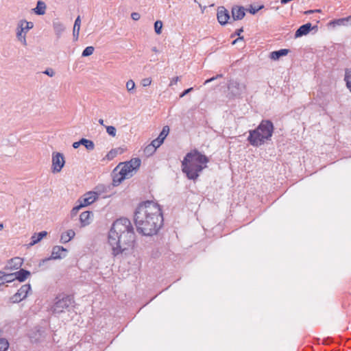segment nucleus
Listing matches in <instances>:
<instances>
[{
    "instance_id": "f257e3e1",
    "label": "nucleus",
    "mask_w": 351,
    "mask_h": 351,
    "mask_svg": "<svg viewBox=\"0 0 351 351\" xmlns=\"http://www.w3.org/2000/svg\"><path fill=\"white\" fill-rule=\"evenodd\" d=\"M134 219L137 231L145 236L156 234L163 225L160 206L151 201L138 205L135 210Z\"/></svg>"
},
{
    "instance_id": "f03ea898",
    "label": "nucleus",
    "mask_w": 351,
    "mask_h": 351,
    "mask_svg": "<svg viewBox=\"0 0 351 351\" xmlns=\"http://www.w3.org/2000/svg\"><path fill=\"white\" fill-rule=\"evenodd\" d=\"M135 239L134 228L127 218L117 219L108 233V243L114 256L122 254L131 247Z\"/></svg>"
},
{
    "instance_id": "7ed1b4c3",
    "label": "nucleus",
    "mask_w": 351,
    "mask_h": 351,
    "mask_svg": "<svg viewBox=\"0 0 351 351\" xmlns=\"http://www.w3.org/2000/svg\"><path fill=\"white\" fill-rule=\"evenodd\" d=\"M208 158L195 149L187 153L182 161V170L189 180H195L199 173L206 167Z\"/></svg>"
},
{
    "instance_id": "20e7f679",
    "label": "nucleus",
    "mask_w": 351,
    "mask_h": 351,
    "mask_svg": "<svg viewBox=\"0 0 351 351\" xmlns=\"http://www.w3.org/2000/svg\"><path fill=\"white\" fill-rule=\"evenodd\" d=\"M274 130V124L270 120H262L256 129L249 130L247 140L251 145L260 147L271 140Z\"/></svg>"
},
{
    "instance_id": "39448f33",
    "label": "nucleus",
    "mask_w": 351,
    "mask_h": 351,
    "mask_svg": "<svg viewBox=\"0 0 351 351\" xmlns=\"http://www.w3.org/2000/svg\"><path fill=\"white\" fill-rule=\"evenodd\" d=\"M140 165L141 160L137 158H132L130 161L119 164L117 167H121L119 174L115 175L113 178L114 185H118L123 180L132 177L133 176V172L135 171Z\"/></svg>"
},
{
    "instance_id": "423d86ee",
    "label": "nucleus",
    "mask_w": 351,
    "mask_h": 351,
    "mask_svg": "<svg viewBox=\"0 0 351 351\" xmlns=\"http://www.w3.org/2000/svg\"><path fill=\"white\" fill-rule=\"evenodd\" d=\"M73 303V296L61 293L56 297L50 310L53 314H60L68 310Z\"/></svg>"
},
{
    "instance_id": "0eeeda50",
    "label": "nucleus",
    "mask_w": 351,
    "mask_h": 351,
    "mask_svg": "<svg viewBox=\"0 0 351 351\" xmlns=\"http://www.w3.org/2000/svg\"><path fill=\"white\" fill-rule=\"evenodd\" d=\"M51 162V172L53 173L60 172L65 164L64 155L60 152H53Z\"/></svg>"
},
{
    "instance_id": "6e6552de",
    "label": "nucleus",
    "mask_w": 351,
    "mask_h": 351,
    "mask_svg": "<svg viewBox=\"0 0 351 351\" xmlns=\"http://www.w3.org/2000/svg\"><path fill=\"white\" fill-rule=\"evenodd\" d=\"M31 289L32 288L29 284L22 285L21 288L17 291V292L10 298V302L12 303L20 302L23 299L27 298V294L31 291Z\"/></svg>"
},
{
    "instance_id": "1a4fd4ad",
    "label": "nucleus",
    "mask_w": 351,
    "mask_h": 351,
    "mask_svg": "<svg viewBox=\"0 0 351 351\" xmlns=\"http://www.w3.org/2000/svg\"><path fill=\"white\" fill-rule=\"evenodd\" d=\"M99 197V193L95 191H88L79 199L80 206H86L95 202Z\"/></svg>"
},
{
    "instance_id": "9d476101",
    "label": "nucleus",
    "mask_w": 351,
    "mask_h": 351,
    "mask_svg": "<svg viewBox=\"0 0 351 351\" xmlns=\"http://www.w3.org/2000/svg\"><path fill=\"white\" fill-rule=\"evenodd\" d=\"M67 252L66 249L63 247L62 246L56 245L54 246L52 249L51 255L49 258L43 259V262L51 260V259H60L66 256V252Z\"/></svg>"
},
{
    "instance_id": "9b49d317",
    "label": "nucleus",
    "mask_w": 351,
    "mask_h": 351,
    "mask_svg": "<svg viewBox=\"0 0 351 351\" xmlns=\"http://www.w3.org/2000/svg\"><path fill=\"white\" fill-rule=\"evenodd\" d=\"M23 263V258L20 257H14L11 258L4 267L5 271H14L21 268Z\"/></svg>"
},
{
    "instance_id": "f8f14e48",
    "label": "nucleus",
    "mask_w": 351,
    "mask_h": 351,
    "mask_svg": "<svg viewBox=\"0 0 351 351\" xmlns=\"http://www.w3.org/2000/svg\"><path fill=\"white\" fill-rule=\"evenodd\" d=\"M317 30V25H311V23H304L303 25L300 26L299 29L295 32V37L298 38L302 36L306 35L311 31H314L316 32Z\"/></svg>"
},
{
    "instance_id": "ddd939ff",
    "label": "nucleus",
    "mask_w": 351,
    "mask_h": 351,
    "mask_svg": "<svg viewBox=\"0 0 351 351\" xmlns=\"http://www.w3.org/2000/svg\"><path fill=\"white\" fill-rule=\"evenodd\" d=\"M231 13L234 21H241L245 15V8L240 5H233L231 9Z\"/></svg>"
},
{
    "instance_id": "4468645a",
    "label": "nucleus",
    "mask_w": 351,
    "mask_h": 351,
    "mask_svg": "<svg viewBox=\"0 0 351 351\" xmlns=\"http://www.w3.org/2000/svg\"><path fill=\"white\" fill-rule=\"evenodd\" d=\"M217 18L218 22H228L230 19L229 12L223 6H220L217 9Z\"/></svg>"
},
{
    "instance_id": "2eb2a0df",
    "label": "nucleus",
    "mask_w": 351,
    "mask_h": 351,
    "mask_svg": "<svg viewBox=\"0 0 351 351\" xmlns=\"http://www.w3.org/2000/svg\"><path fill=\"white\" fill-rule=\"evenodd\" d=\"M15 279L19 282H24L28 277L31 276V273L24 269H20L19 271L14 272Z\"/></svg>"
},
{
    "instance_id": "dca6fc26",
    "label": "nucleus",
    "mask_w": 351,
    "mask_h": 351,
    "mask_svg": "<svg viewBox=\"0 0 351 351\" xmlns=\"http://www.w3.org/2000/svg\"><path fill=\"white\" fill-rule=\"evenodd\" d=\"M47 9L46 3L43 1H38L36 8L32 10L37 15L45 14Z\"/></svg>"
},
{
    "instance_id": "f3484780",
    "label": "nucleus",
    "mask_w": 351,
    "mask_h": 351,
    "mask_svg": "<svg viewBox=\"0 0 351 351\" xmlns=\"http://www.w3.org/2000/svg\"><path fill=\"white\" fill-rule=\"evenodd\" d=\"M289 52V49H282L278 51H274L270 53L269 58L271 60H277L280 57L287 56Z\"/></svg>"
},
{
    "instance_id": "a211bd4d",
    "label": "nucleus",
    "mask_w": 351,
    "mask_h": 351,
    "mask_svg": "<svg viewBox=\"0 0 351 351\" xmlns=\"http://www.w3.org/2000/svg\"><path fill=\"white\" fill-rule=\"evenodd\" d=\"M75 233L73 230H69L62 233L60 241L62 243H68L75 237Z\"/></svg>"
},
{
    "instance_id": "6ab92c4d",
    "label": "nucleus",
    "mask_w": 351,
    "mask_h": 351,
    "mask_svg": "<svg viewBox=\"0 0 351 351\" xmlns=\"http://www.w3.org/2000/svg\"><path fill=\"white\" fill-rule=\"evenodd\" d=\"M93 213L90 211H85L80 214V221L82 226H86L90 223V216Z\"/></svg>"
},
{
    "instance_id": "aec40b11",
    "label": "nucleus",
    "mask_w": 351,
    "mask_h": 351,
    "mask_svg": "<svg viewBox=\"0 0 351 351\" xmlns=\"http://www.w3.org/2000/svg\"><path fill=\"white\" fill-rule=\"evenodd\" d=\"M47 234V232L46 231H42L38 233L34 234L31 237V245H34L36 243H38L40 241H41L45 237H46Z\"/></svg>"
},
{
    "instance_id": "412c9836",
    "label": "nucleus",
    "mask_w": 351,
    "mask_h": 351,
    "mask_svg": "<svg viewBox=\"0 0 351 351\" xmlns=\"http://www.w3.org/2000/svg\"><path fill=\"white\" fill-rule=\"evenodd\" d=\"M123 149L121 147H117L115 149H112L106 155V158L108 160H112L114 158H115L118 154H121L123 153Z\"/></svg>"
},
{
    "instance_id": "4be33fe9",
    "label": "nucleus",
    "mask_w": 351,
    "mask_h": 351,
    "mask_svg": "<svg viewBox=\"0 0 351 351\" xmlns=\"http://www.w3.org/2000/svg\"><path fill=\"white\" fill-rule=\"evenodd\" d=\"M235 88L237 89V94H241L245 90V85L243 84H240L238 82H232L230 83L229 88Z\"/></svg>"
},
{
    "instance_id": "5701e85b",
    "label": "nucleus",
    "mask_w": 351,
    "mask_h": 351,
    "mask_svg": "<svg viewBox=\"0 0 351 351\" xmlns=\"http://www.w3.org/2000/svg\"><path fill=\"white\" fill-rule=\"evenodd\" d=\"M15 279V274L14 273H6L4 271V276L3 278L2 282H0L1 284V286L3 285L5 283H9L13 282Z\"/></svg>"
},
{
    "instance_id": "b1692460",
    "label": "nucleus",
    "mask_w": 351,
    "mask_h": 351,
    "mask_svg": "<svg viewBox=\"0 0 351 351\" xmlns=\"http://www.w3.org/2000/svg\"><path fill=\"white\" fill-rule=\"evenodd\" d=\"M16 36L18 40L24 45H27L26 34L24 33L23 29L17 28Z\"/></svg>"
},
{
    "instance_id": "393cba45",
    "label": "nucleus",
    "mask_w": 351,
    "mask_h": 351,
    "mask_svg": "<svg viewBox=\"0 0 351 351\" xmlns=\"http://www.w3.org/2000/svg\"><path fill=\"white\" fill-rule=\"evenodd\" d=\"M80 143L84 145L88 151H92L95 148V144L93 141L82 138L80 139Z\"/></svg>"
},
{
    "instance_id": "a878e982",
    "label": "nucleus",
    "mask_w": 351,
    "mask_h": 351,
    "mask_svg": "<svg viewBox=\"0 0 351 351\" xmlns=\"http://www.w3.org/2000/svg\"><path fill=\"white\" fill-rule=\"evenodd\" d=\"M264 6L262 5H250L248 8H245V12H248L252 14H255L258 11L263 8Z\"/></svg>"
},
{
    "instance_id": "bb28decb",
    "label": "nucleus",
    "mask_w": 351,
    "mask_h": 351,
    "mask_svg": "<svg viewBox=\"0 0 351 351\" xmlns=\"http://www.w3.org/2000/svg\"><path fill=\"white\" fill-rule=\"evenodd\" d=\"M53 28H54L55 32H56L58 38H60L62 33L64 30V27L62 25V23H56L54 25Z\"/></svg>"
},
{
    "instance_id": "cd10ccee",
    "label": "nucleus",
    "mask_w": 351,
    "mask_h": 351,
    "mask_svg": "<svg viewBox=\"0 0 351 351\" xmlns=\"http://www.w3.org/2000/svg\"><path fill=\"white\" fill-rule=\"evenodd\" d=\"M345 81L346 82L348 88L351 92V69L346 71Z\"/></svg>"
},
{
    "instance_id": "c85d7f7f",
    "label": "nucleus",
    "mask_w": 351,
    "mask_h": 351,
    "mask_svg": "<svg viewBox=\"0 0 351 351\" xmlns=\"http://www.w3.org/2000/svg\"><path fill=\"white\" fill-rule=\"evenodd\" d=\"M81 23H74L73 35L75 40H77L79 36V32L80 29Z\"/></svg>"
},
{
    "instance_id": "c756f323",
    "label": "nucleus",
    "mask_w": 351,
    "mask_h": 351,
    "mask_svg": "<svg viewBox=\"0 0 351 351\" xmlns=\"http://www.w3.org/2000/svg\"><path fill=\"white\" fill-rule=\"evenodd\" d=\"M94 47L92 46L86 47L82 51V56L86 57L92 55L94 52Z\"/></svg>"
},
{
    "instance_id": "7c9ffc66",
    "label": "nucleus",
    "mask_w": 351,
    "mask_h": 351,
    "mask_svg": "<svg viewBox=\"0 0 351 351\" xmlns=\"http://www.w3.org/2000/svg\"><path fill=\"white\" fill-rule=\"evenodd\" d=\"M169 128L168 126H164L163 128H162V130L160 133V134H159L158 138H159L160 140L164 141L165 138H166V136L169 134Z\"/></svg>"
},
{
    "instance_id": "2f4dec72",
    "label": "nucleus",
    "mask_w": 351,
    "mask_h": 351,
    "mask_svg": "<svg viewBox=\"0 0 351 351\" xmlns=\"http://www.w3.org/2000/svg\"><path fill=\"white\" fill-rule=\"evenodd\" d=\"M8 347V341L4 338L0 339V351H6Z\"/></svg>"
},
{
    "instance_id": "473e14b6",
    "label": "nucleus",
    "mask_w": 351,
    "mask_h": 351,
    "mask_svg": "<svg viewBox=\"0 0 351 351\" xmlns=\"http://www.w3.org/2000/svg\"><path fill=\"white\" fill-rule=\"evenodd\" d=\"M125 86H126V89L128 92L133 93V91L134 90V88H135V83L132 80H129L126 82Z\"/></svg>"
},
{
    "instance_id": "72a5a7b5",
    "label": "nucleus",
    "mask_w": 351,
    "mask_h": 351,
    "mask_svg": "<svg viewBox=\"0 0 351 351\" xmlns=\"http://www.w3.org/2000/svg\"><path fill=\"white\" fill-rule=\"evenodd\" d=\"M20 29H23V32L25 34H27V32L33 28V23H21V25L19 26Z\"/></svg>"
},
{
    "instance_id": "f704fd0d",
    "label": "nucleus",
    "mask_w": 351,
    "mask_h": 351,
    "mask_svg": "<svg viewBox=\"0 0 351 351\" xmlns=\"http://www.w3.org/2000/svg\"><path fill=\"white\" fill-rule=\"evenodd\" d=\"M156 152L155 148H154L150 144L145 147L144 149V153L147 156H151Z\"/></svg>"
},
{
    "instance_id": "c9c22d12",
    "label": "nucleus",
    "mask_w": 351,
    "mask_h": 351,
    "mask_svg": "<svg viewBox=\"0 0 351 351\" xmlns=\"http://www.w3.org/2000/svg\"><path fill=\"white\" fill-rule=\"evenodd\" d=\"M163 143L162 140H160L159 138H157L152 141L150 145L155 148V150L161 145V144Z\"/></svg>"
},
{
    "instance_id": "e433bc0d",
    "label": "nucleus",
    "mask_w": 351,
    "mask_h": 351,
    "mask_svg": "<svg viewBox=\"0 0 351 351\" xmlns=\"http://www.w3.org/2000/svg\"><path fill=\"white\" fill-rule=\"evenodd\" d=\"M106 132L110 136H111L112 137L116 136L117 130L114 126H112V125L106 126Z\"/></svg>"
},
{
    "instance_id": "4c0bfd02",
    "label": "nucleus",
    "mask_w": 351,
    "mask_h": 351,
    "mask_svg": "<svg viewBox=\"0 0 351 351\" xmlns=\"http://www.w3.org/2000/svg\"><path fill=\"white\" fill-rule=\"evenodd\" d=\"M349 21H351V15L348 16V17H345V18H341V19H333V20H331L330 22H340V23H342V22H349Z\"/></svg>"
},
{
    "instance_id": "58836bf2",
    "label": "nucleus",
    "mask_w": 351,
    "mask_h": 351,
    "mask_svg": "<svg viewBox=\"0 0 351 351\" xmlns=\"http://www.w3.org/2000/svg\"><path fill=\"white\" fill-rule=\"evenodd\" d=\"M152 84V79L150 77L144 78L141 80L143 86H148Z\"/></svg>"
},
{
    "instance_id": "ea45409f",
    "label": "nucleus",
    "mask_w": 351,
    "mask_h": 351,
    "mask_svg": "<svg viewBox=\"0 0 351 351\" xmlns=\"http://www.w3.org/2000/svg\"><path fill=\"white\" fill-rule=\"evenodd\" d=\"M163 23H154V29L156 34H159L161 33V29Z\"/></svg>"
},
{
    "instance_id": "a19ab883",
    "label": "nucleus",
    "mask_w": 351,
    "mask_h": 351,
    "mask_svg": "<svg viewBox=\"0 0 351 351\" xmlns=\"http://www.w3.org/2000/svg\"><path fill=\"white\" fill-rule=\"evenodd\" d=\"M83 206H80V204L77 206H75L74 208H73V209L71 210V217H73L75 215H76L79 211V210L82 208Z\"/></svg>"
},
{
    "instance_id": "79ce46f5",
    "label": "nucleus",
    "mask_w": 351,
    "mask_h": 351,
    "mask_svg": "<svg viewBox=\"0 0 351 351\" xmlns=\"http://www.w3.org/2000/svg\"><path fill=\"white\" fill-rule=\"evenodd\" d=\"M222 77H223V75H222L221 74H218V75H216V76H215V77H211V78H210V79L206 80L204 82V84H208V83H210V82H211L214 81L215 80H216V79H217V78Z\"/></svg>"
},
{
    "instance_id": "37998d69",
    "label": "nucleus",
    "mask_w": 351,
    "mask_h": 351,
    "mask_svg": "<svg viewBox=\"0 0 351 351\" xmlns=\"http://www.w3.org/2000/svg\"><path fill=\"white\" fill-rule=\"evenodd\" d=\"M43 73L47 75L49 77H53L55 75V72L52 69H46L45 71H43Z\"/></svg>"
},
{
    "instance_id": "c03bdc74",
    "label": "nucleus",
    "mask_w": 351,
    "mask_h": 351,
    "mask_svg": "<svg viewBox=\"0 0 351 351\" xmlns=\"http://www.w3.org/2000/svg\"><path fill=\"white\" fill-rule=\"evenodd\" d=\"M131 17L134 21H138L141 18V15L138 12H133L131 14Z\"/></svg>"
},
{
    "instance_id": "a18cd8bd",
    "label": "nucleus",
    "mask_w": 351,
    "mask_h": 351,
    "mask_svg": "<svg viewBox=\"0 0 351 351\" xmlns=\"http://www.w3.org/2000/svg\"><path fill=\"white\" fill-rule=\"evenodd\" d=\"M179 80H180V77H178V76L173 77L170 82L169 86H171L174 84H176Z\"/></svg>"
},
{
    "instance_id": "49530a36",
    "label": "nucleus",
    "mask_w": 351,
    "mask_h": 351,
    "mask_svg": "<svg viewBox=\"0 0 351 351\" xmlns=\"http://www.w3.org/2000/svg\"><path fill=\"white\" fill-rule=\"evenodd\" d=\"M193 90V88H187L185 90H184L182 94L180 95V97H182L184 96H185L186 95H187L188 93H189L190 92H191L192 90Z\"/></svg>"
},
{
    "instance_id": "de8ad7c7",
    "label": "nucleus",
    "mask_w": 351,
    "mask_h": 351,
    "mask_svg": "<svg viewBox=\"0 0 351 351\" xmlns=\"http://www.w3.org/2000/svg\"><path fill=\"white\" fill-rule=\"evenodd\" d=\"M80 145H82V144H81V143H80V141H77V142H75V143H73V148L77 149V147H79V146H80Z\"/></svg>"
},
{
    "instance_id": "09e8293b",
    "label": "nucleus",
    "mask_w": 351,
    "mask_h": 351,
    "mask_svg": "<svg viewBox=\"0 0 351 351\" xmlns=\"http://www.w3.org/2000/svg\"><path fill=\"white\" fill-rule=\"evenodd\" d=\"M319 12H321L320 10H310L306 11L304 12V14H311V13Z\"/></svg>"
},
{
    "instance_id": "8fccbe9b",
    "label": "nucleus",
    "mask_w": 351,
    "mask_h": 351,
    "mask_svg": "<svg viewBox=\"0 0 351 351\" xmlns=\"http://www.w3.org/2000/svg\"><path fill=\"white\" fill-rule=\"evenodd\" d=\"M243 32V29H242V28H241V29H237V30L234 32V35H238V36H239V35H240V34H241V32Z\"/></svg>"
},
{
    "instance_id": "3c124183",
    "label": "nucleus",
    "mask_w": 351,
    "mask_h": 351,
    "mask_svg": "<svg viewBox=\"0 0 351 351\" xmlns=\"http://www.w3.org/2000/svg\"><path fill=\"white\" fill-rule=\"evenodd\" d=\"M243 36H239L237 39L234 40V41H232V45H234L239 40H243Z\"/></svg>"
},
{
    "instance_id": "603ef678",
    "label": "nucleus",
    "mask_w": 351,
    "mask_h": 351,
    "mask_svg": "<svg viewBox=\"0 0 351 351\" xmlns=\"http://www.w3.org/2000/svg\"><path fill=\"white\" fill-rule=\"evenodd\" d=\"M85 31L86 32L88 35L90 34L93 32L92 29H89L88 27H86Z\"/></svg>"
},
{
    "instance_id": "864d4df0",
    "label": "nucleus",
    "mask_w": 351,
    "mask_h": 351,
    "mask_svg": "<svg viewBox=\"0 0 351 351\" xmlns=\"http://www.w3.org/2000/svg\"><path fill=\"white\" fill-rule=\"evenodd\" d=\"M3 276H4V271H0V280L1 282H2Z\"/></svg>"
},
{
    "instance_id": "5fc2aeb1",
    "label": "nucleus",
    "mask_w": 351,
    "mask_h": 351,
    "mask_svg": "<svg viewBox=\"0 0 351 351\" xmlns=\"http://www.w3.org/2000/svg\"><path fill=\"white\" fill-rule=\"evenodd\" d=\"M74 22H81V19H80V16H78L76 19L75 20Z\"/></svg>"
},
{
    "instance_id": "6e6d98bb",
    "label": "nucleus",
    "mask_w": 351,
    "mask_h": 351,
    "mask_svg": "<svg viewBox=\"0 0 351 351\" xmlns=\"http://www.w3.org/2000/svg\"><path fill=\"white\" fill-rule=\"evenodd\" d=\"M98 122L100 125H104V120L102 119H99Z\"/></svg>"
},
{
    "instance_id": "4d7b16f0",
    "label": "nucleus",
    "mask_w": 351,
    "mask_h": 351,
    "mask_svg": "<svg viewBox=\"0 0 351 351\" xmlns=\"http://www.w3.org/2000/svg\"><path fill=\"white\" fill-rule=\"evenodd\" d=\"M152 51H153L154 52H155V53H157V52H158V49H156V47H155L152 48Z\"/></svg>"
},
{
    "instance_id": "13d9d810",
    "label": "nucleus",
    "mask_w": 351,
    "mask_h": 351,
    "mask_svg": "<svg viewBox=\"0 0 351 351\" xmlns=\"http://www.w3.org/2000/svg\"><path fill=\"white\" fill-rule=\"evenodd\" d=\"M3 228V224L2 223H0V230H1Z\"/></svg>"
},
{
    "instance_id": "bf43d9fd",
    "label": "nucleus",
    "mask_w": 351,
    "mask_h": 351,
    "mask_svg": "<svg viewBox=\"0 0 351 351\" xmlns=\"http://www.w3.org/2000/svg\"><path fill=\"white\" fill-rule=\"evenodd\" d=\"M313 21H315L317 23H319L320 21V19H313Z\"/></svg>"
},
{
    "instance_id": "052dcab7",
    "label": "nucleus",
    "mask_w": 351,
    "mask_h": 351,
    "mask_svg": "<svg viewBox=\"0 0 351 351\" xmlns=\"http://www.w3.org/2000/svg\"><path fill=\"white\" fill-rule=\"evenodd\" d=\"M20 22H25L27 23V21L26 20H21Z\"/></svg>"
},
{
    "instance_id": "680f3d73",
    "label": "nucleus",
    "mask_w": 351,
    "mask_h": 351,
    "mask_svg": "<svg viewBox=\"0 0 351 351\" xmlns=\"http://www.w3.org/2000/svg\"><path fill=\"white\" fill-rule=\"evenodd\" d=\"M332 25H333V26L335 27V25L336 23H332ZM337 25H340L341 23H337Z\"/></svg>"
},
{
    "instance_id": "e2e57ef3",
    "label": "nucleus",
    "mask_w": 351,
    "mask_h": 351,
    "mask_svg": "<svg viewBox=\"0 0 351 351\" xmlns=\"http://www.w3.org/2000/svg\"><path fill=\"white\" fill-rule=\"evenodd\" d=\"M156 22L159 23V22H162V21H159V20H157Z\"/></svg>"
},
{
    "instance_id": "0e129e2a",
    "label": "nucleus",
    "mask_w": 351,
    "mask_h": 351,
    "mask_svg": "<svg viewBox=\"0 0 351 351\" xmlns=\"http://www.w3.org/2000/svg\"><path fill=\"white\" fill-rule=\"evenodd\" d=\"M220 24H221V25H226V23H220Z\"/></svg>"
}]
</instances>
